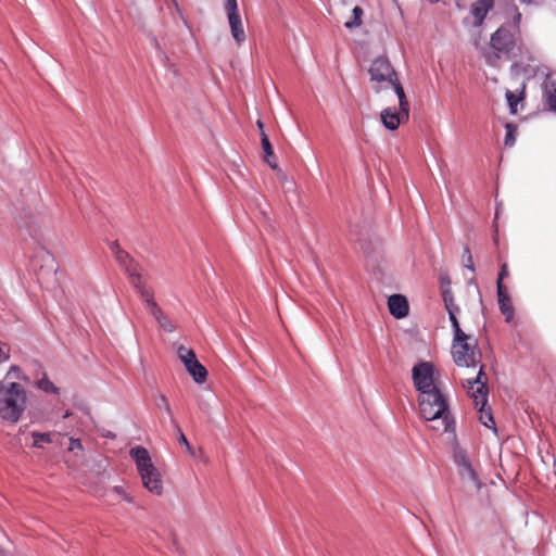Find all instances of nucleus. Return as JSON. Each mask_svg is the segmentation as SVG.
I'll return each instance as SVG.
<instances>
[{"instance_id":"f257e3e1","label":"nucleus","mask_w":556,"mask_h":556,"mask_svg":"<svg viewBox=\"0 0 556 556\" xmlns=\"http://www.w3.org/2000/svg\"><path fill=\"white\" fill-rule=\"evenodd\" d=\"M521 18L522 15L516 4L507 7V21L491 35L490 46L482 53L486 65L498 67L502 59H511L520 34Z\"/></svg>"},{"instance_id":"f03ea898","label":"nucleus","mask_w":556,"mask_h":556,"mask_svg":"<svg viewBox=\"0 0 556 556\" xmlns=\"http://www.w3.org/2000/svg\"><path fill=\"white\" fill-rule=\"evenodd\" d=\"M27 406L25 388L15 381H0V418L16 424Z\"/></svg>"},{"instance_id":"7ed1b4c3","label":"nucleus","mask_w":556,"mask_h":556,"mask_svg":"<svg viewBox=\"0 0 556 556\" xmlns=\"http://www.w3.org/2000/svg\"><path fill=\"white\" fill-rule=\"evenodd\" d=\"M419 409L426 420L442 419L444 431H454L455 422L450 415L448 403L440 390L419 395Z\"/></svg>"},{"instance_id":"20e7f679","label":"nucleus","mask_w":556,"mask_h":556,"mask_svg":"<svg viewBox=\"0 0 556 556\" xmlns=\"http://www.w3.org/2000/svg\"><path fill=\"white\" fill-rule=\"evenodd\" d=\"M370 80L376 83V92H380L382 85L387 84L391 86L397 96V99L404 100V89L397 77V74L392 66L390 60L386 55L375 58L368 68Z\"/></svg>"},{"instance_id":"39448f33","label":"nucleus","mask_w":556,"mask_h":556,"mask_svg":"<svg viewBox=\"0 0 556 556\" xmlns=\"http://www.w3.org/2000/svg\"><path fill=\"white\" fill-rule=\"evenodd\" d=\"M457 330L453 331L452 355L453 361L458 367H476L480 351L476 339L466 334L463 330L457 336Z\"/></svg>"},{"instance_id":"423d86ee","label":"nucleus","mask_w":556,"mask_h":556,"mask_svg":"<svg viewBox=\"0 0 556 556\" xmlns=\"http://www.w3.org/2000/svg\"><path fill=\"white\" fill-rule=\"evenodd\" d=\"M412 379L419 395L440 390L435 384L434 366L430 362H419L412 369Z\"/></svg>"},{"instance_id":"0eeeda50","label":"nucleus","mask_w":556,"mask_h":556,"mask_svg":"<svg viewBox=\"0 0 556 556\" xmlns=\"http://www.w3.org/2000/svg\"><path fill=\"white\" fill-rule=\"evenodd\" d=\"M177 355L193 381L198 384H203L207 379V370L199 362L194 351L185 345H179L177 348Z\"/></svg>"},{"instance_id":"6e6552de","label":"nucleus","mask_w":556,"mask_h":556,"mask_svg":"<svg viewBox=\"0 0 556 556\" xmlns=\"http://www.w3.org/2000/svg\"><path fill=\"white\" fill-rule=\"evenodd\" d=\"M399 106L400 110L396 108H386L380 114L381 122L388 130H396L401 123L409 117V104L405 94L403 101L399 99Z\"/></svg>"},{"instance_id":"1a4fd4ad","label":"nucleus","mask_w":556,"mask_h":556,"mask_svg":"<svg viewBox=\"0 0 556 556\" xmlns=\"http://www.w3.org/2000/svg\"><path fill=\"white\" fill-rule=\"evenodd\" d=\"M442 300L444 303V307L447 312L448 319L452 326L453 331L457 330V333H462V328L457 318V315L460 312L459 306L454 301V295L451 289H445L442 292ZM460 336V334H457Z\"/></svg>"},{"instance_id":"9d476101","label":"nucleus","mask_w":556,"mask_h":556,"mask_svg":"<svg viewBox=\"0 0 556 556\" xmlns=\"http://www.w3.org/2000/svg\"><path fill=\"white\" fill-rule=\"evenodd\" d=\"M142 483L151 493L161 495L163 492V483L157 469L152 466L151 470L147 469L139 472Z\"/></svg>"},{"instance_id":"9b49d317","label":"nucleus","mask_w":556,"mask_h":556,"mask_svg":"<svg viewBox=\"0 0 556 556\" xmlns=\"http://www.w3.org/2000/svg\"><path fill=\"white\" fill-rule=\"evenodd\" d=\"M388 308L390 314L396 318L402 319L409 313V304L406 296L402 294H392L388 298Z\"/></svg>"},{"instance_id":"f8f14e48","label":"nucleus","mask_w":556,"mask_h":556,"mask_svg":"<svg viewBox=\"0 0 556 556\" xmlns=\"http://www.w3.org/2000/svg\"><path fill=\"white\" fill-rule=\"evenodd\" d=\"M494 8V0H477L471 4L470 13L473 16V26L481 27L488 13Z\"/></svg>"},{"instance_id":"ddd939ff","label":"nucleus","mask_w":556,"mask_h":556,"mask_svg":"<svg viewBox=\"0 0 556 556\" xmlns=\"http://www.w3.org/2000/svg\"><path fill=\"white\" fill-rule=\"evenodd\" d=\"M496 293L498 308L501 313L504 315L505 320L507 323H510L515 317V308L506 287L504 285H500V288H497Z\"/></svg>"},{"instance_id":"4468645a","label":"nucleus","mask_w":556,"mask_h":556,"mask_svg":"<svg viewBox=\"0 0 556 556\" xmlns=\"http://www.w3.org/2000/svg\"><path fill=\"white\" fill-rule=\"evenodd\" d=\"M129 455L134 459L138 472L151 470L153 463L148 450L141 445L134 446L129 450Z\"/></svg>"},{"instance_id":"2eb2a0df","label":"nucleus","mask_w":556,"mask_h":556,"mask_svg":"<svg viewBox=\"0 0 556 556\" xmlns=\"http://www.w3.org/2000/svg\"><path fill=\"white\" fill-rule=\"evenodd\" d=\"M129 455L134 459L138 472L151 470L153 463L148 450L141 445L134 446L129 450Z\"/></svg>"},{"instance_id":"dca6fc26","label":"nucleus","mask_w":556,"mask_h":556,"mask_svg":"<svg viewBox=\"0 0 556 556\" xmlns=\"http://www.w3.org/2000/svg\"><path fill=\"white\" fill-rule=\"evenodd\" d=\"M228 24L230 27L231 36L233 40L240 46L245 39L247 35L243 28L242 18L240 13H231L227 15Z\"/></svg>"},{"instance_id":"f3484780","label":"nucleus","mask_w":556,"mask_h":556,"mask_svg":"<svg viewBox=\"0 0 556 556\" xmlns=\"http://www.w3.org/2000/svg\"><path fill=\"white\" fill-rule=\"evenodd\" d=\"M115 260L125 269L126 274L130 279L131 285L134 287H138L136 281H139V274L137 271L136 266L134 265L130 255L123 250L122 252H118V254L115 255Z\"/></svg>"},{"instance_id":"a211bd4d","label":"nucleus","mask_w":556,"mask_h":556,"mask_svg":"<svg viewBox=\"0 0 556 556\" xmlns=\"http://www.w3.org/2000/svg\"><path fill=\"white\" fill-rule=\"evenodd\" d=\"M543 96L549 111L556 113V80L546 81L544 84Z\"/></svg>"},{"instance_id":"6ab92c4d","label":"nucleus","mask_w":556,"mask_h":556,"mask_svg":"<svg viewBox=\"0 0 556 556\" xmlns=\"http://www.w3.org/2000/svg\"><path fill=\"white\" fill-rule=\"evenodd\" d=\"M471 397L473 399L475 406L485 407L488 405V396H489V388L488 384L481 383V386H477V388L470 390Z\"/></svg>"},{"instance_id":"aec40b11","label":"nucleus","mask_w":556,"mask_h":556,"mask_svg":"<svg viewBox=\"0 0 556 556\" xmlns=\"http://www.w3.org/2000/svg\"><path fill=\"white\" fill-rule=\"evenodd\" d=\"M458 475L460 476V478L464 481L471 482L476 486L477 490L481 489V481H480L476 470L473 469L471 463L458 468Z\"/></svg>"},{"instance_id":"412c9836","label":"nucleus","mask_w":556,"mask_h":556,"mask_svg":"<svg viewBox=\"0 0 556 556\" xmlns=\"http://www.w3.org/2000/svg\"><path fill=\"white\" fill-rule=\"evenodd\" d=\"M36 387L46 394H60V388L49 379L46 372L36 380Z\"/></svg>"},{"instance_id":"4be33fe9","label":"nucleus","mask_w":556,"mask_h":556,"mask_svg":"<svg viewBox=\"0 0 556 556\" xmlns=\"http://www.w3.org/2000/svg\"><path fill=\"white\" fill-rule=\"evenodd\" d=\"M478 410L480 413L479 419L482 422V425L489 429L494 430V432H496L497 431L496 424L494 421L491 408L490 407L486 408V406H485V407H479Z\"/></svg>"},{"instance_id":"5701e85b","label":"nucleus","mask_w":556,"mask_h":556,"mask_svg":"<svg viewBox=\"0 0 556 556\" xmlns=\"http://www.w3.org/2000/svg\"><path fill=\"white\" fill-rule=\"evenodd\" d=\"M453 459L457 468H460L470 463L467 452L457 444L453 450Z\"/></svg>"},{"instance_id":"b1692460","label":"nucleus","mask_w":556,"mask_h":556,"mask_svg":"<svg viewBox=\"0 0 556 556\" xmlns=\"http://www.w3.org/2000/svg\"><path fill=\"white\" fill-rule=\"evenodd\" d=\"M364 12L363 9L358 5L354 7L352 10V20L344 23V27L348 29H354L362 25V16Z\"/></svg>"},{"instance_id":"393cba45","label":"nucleus","mask_w":556,"mask_h":556,"mask_svg":"<svg viewBox=\"0 0 556 556\" xmlns=\"http://www.w3.org/2000/svg\"><path fill=\"white\" fill-rule=\"evenodd\" d=\"M31 438L34 439L33 446L36 448H42L43 443L49 444L52 442V434L50 432L33 431Z\"/></svg>"},{"instance_id":"a878e982","label":"nucleus","mask_w":556,"mask_h":556,"mask_svg":"<svg viewBox=\"0 0 556 556\" xmlns=\"http://www.w3.org/2000/svg\"><path fill=\"white\" fill-rule=\"evenodd\" d=\"M523 91L520 93V96H516L513 91L507 90L505 93L507 104L509 106L510 114L515 115L518 112L517 105L522 100Z\"/></svg>"},{"instance_id":"bb28decb","label":"nucleus","mask_w":556,"mask_h":556,"mask_svg":"<svg viewBox=\"0 0 556 556\" xmlns=\"http://www.w3.org/2000/svg\"><path fill=\"white\" fill-rule=\"evenodd\" d=\"M36 257L42 258L43 264L40 265L41 268L47 267L49 270L56 273V268L53 266L54 258L47 250L43 248L39 249Z\"/></svg>"},{"instance_id":"cd10ccee","label":"nucleus","mask_w":556,"mask_h":556,"mask_svg":"<svg viewBox=\"0 0 556 556\" xmlns=\"http://www.w3.org/2000/svg\"><path fill=\"white\" fill-rule=\"evenodd\" d=\"M155 405L159 409L163 410L166 416L169 418L172 422V418H174L172 408L168 404L167 397L164 394H159L155 400Z\"/></svg>"},{"instance_id":"c85d7f7f","label":"nucleus","mask_w":556,"mask_h":556,"mask_svg":"<svg viewBox=\"0 0 556 556\" xmlns=\"http://www.w3.org/2000/svg\"><path fill=\"white\" fill-rule=\"evenodd\" d=\"M505 129H506V135H505L504 144L506 147L510 148V147L515 146V143H516L517 126L514 125L513 123H506Z\"/></svg>"},{"instance_id":"c756f323","label":"nucleus","mask_w":556,"mask_h":556,"mask_svg":"<svg viewBox=\"0 0 556 556\" xmlns=\"http://www.w3.org/2000/svg\"><path fill=\"white\" fill-rule=\"evenodd\" d=\"M481 383L488 384V377L483 370V366L480 367V369L475 378L467 380L469 390H472L475 388V386H481Z\"/></svg>"},{"instance_id":"7c9ffc66","label":"nucleus","mask_w":556,"mask_h":556,"mask_svg":"<svg viewBox=\"0 0 556 556\" xmlns=\"http://www.w3.org/2000/svg\"><path fill=\"white\" fill-rule=\"evenodd\" d=\"M261 143H262L263 151L265 153V157H274V150H273L271 143L269 141V138L265 131H263L261 134Z\"/></svg>"},{"instance_id":"2f4dec72","label":"nucleus","mask_w":556,"mask_h":556,"mask_svg":"<svg viewBox=\"0 0 556 556\" xmlns=\"http://www.w3.org/2000/svg\"><path fill=\"white\" fill-rule=\"evenodd\" d=\"M155 320L165 332L170 333L175 331V326L163 313L160 316H157Z\"/></svg>"},{"instance_id":"473e14b6","label":"nucleus","mask_w":556,"mask_h":556,"mask_svg":"<svg viewBox=\"0 0 556 556\" xmlns=\"http://www.w3.org/2000/svg\"><path fill=\"white\" fill-rule=\"evenodd\" d=\"M18 379V380H26V376L23 374L22 369L13 365L10 367L9 371L5 375V378L3 380L10 381L9 379Z\"/></svg>"},{"instance_id":"72a5a7b5","label":"nucleus","mask_w":556,"mask_h":556,"mask_svg":"<svg viewBox=\"0 0 556 556\" xmlns=\"http://www.w3.org/2000/svg\"><path fill=\"white\" fill-rule=\"evenodd\" d=\"M170 425L173 426V428L177 432L178 442L180 444H182L185 447H189V441L186 438L185 433L182 432L181 428L179 427V425H178V422L176 421L175 418H172V424Z\"/></svg>"},{"instance_id":"f704fd0d","label":"nucleus","mask_w":556,"mask_h":556,"mask_svg":"<svg viewBox=\"0 0 556 556\" xmlns=\"http://www.w3.org/2000/svg\"><path fill=\"white\" fill-rule=\"evenodd\" d=\"M463 258L465 261V265H464L465 268L469 269L470 271H475L472 256H471V253H470V249L468 247L464 248Z\"/></svg>"},{"instance_id":"c9c22d12","label":"nucleus","mask_w":556,"mask_h":556,"mask_svg":"<svg viewBox=\"0 0 556 556\" xmlns=\"http://www.w3.org/2000/svg\"><path fill=\"white\" fill-rule=\"evenodd\" d=\"M224 10L226 15L231 13H238V1L237 0H224Z\"/></svg>"},{"instance_id":"e433bc0d","label":"nucleus","mask_w":556,"mask_h":556,"mask_svg":"<svg viewBox=\"0 0 556 556\" xmlns=\"http://www.w3.org/2000/svg\"><path fill=\"white\" fill-rule=\"evenodd\" d=\"M146 304H147V307H148L150 314L154 318H156L157 316H160L163 313L154 299H150Z\"/></svg>"},{"instance_id":"4c0bfd02","label":"nucleus","mask_w":556,"mask_h":556,"mask_svg":"<svg viewBox=\"0 0 556 556\" xmlns=\"http://www.w3.org/2000/svg\"><path fill=\"white\" fill-rule=\"evenodd\" d=\"M146 304H147V307H148L150 314L154 318H156L157 316H160L163 313L154 299H150Z\"/></svg>"},{"instance_id":"58836bf2","label":"nucleus","mask_w":556,"mask_h":556,"mask_svg":"<svg viewBox=\"0 0 556 556\" xmlns=\"http://www.w3.org/2000/svg\"><path fill=\"white\" fill-rule=\"evenodd\" d=\"M136 283L138 285V287H135L138 291V293L140 294L141 299L147 303L150 299H154L153 298V294L147 290L146 288H143L140 283V280L136 281Z\"/></svg>"},{"instance_id":"ea45409f","label":"nucleus","mask_w":556,"mask_h":556,"mask_svg":"<svg viewBox=\"0 0 556 556\" xmlns=\"http://www.w3.org/2000/svg\"><path fill=\"white\" fill-rule=\"evenodd\" d=\"M439 280H440L441 293L445 289H451V278L447 273H441Z\"/></svg>"},{"instance_id":"a19ab883","label":"nucleus","mask_w":556,"mask_h":556,"mask_svg":"<svg viewBox=\"0 0 556 556\" xmlns=\"http://www.w3.org/2000/svg\"><path fill=\"white\" fill-rule=\"evenodd\" d=\"M501 212V203L496 202V208H495V217L493 220V230H494V242L497 243V233H498V225H497V218Z\"/></svg>"},{"instance_id":"79ce46f5","label":"nucleus","mask_w":556,"mask_h":556,"mask_svg":"<svg viewBox=\"0 0 556 556\" xmlns=\"http://www.w3.org/2000/svg\"><path fill=\"white\" fill-rule=\"evenodd\" d=\"M509 273H508V267H507V264H503L501 266V269H500V273H498V277H497V281H496V289L500 288V285H503V280L508 277Z\"/></svg>"},{"instance_id":"37998d69","label":"nucleus","mask_w":556,"mask_h":556,"mask_svg":"<svg viewBox=\"0 0 556 556\" xmlns=\"http://www.w3.org/2000/svg\"><path fill=\"white\" fill-rule=\"evenodd\" d=\"M68 448H70V451L81 450L83 448L81 441L79 439L71 438Z\"/></svg>"},{"instance_id":"c03bdc74","label":"nucleus","mask_w":556,"mask_h":556,"mask_svg":"<svg viewBox=\"0 0 556 556\" xmlns=\"http://www.w3.org/2000/svg\"><path fill=\"white\" fill-rule=\"evenodd\" d=\"M110 250L111 252L113 253V255L115 256L116 254H118V252H122L123 249L121 248L119 243L117 241H113L110 243Z\"/></svg>"},{"instance_id":"a18cd8bd","label":"nucleus","mask_w":556,"mask_h":556,"mask_svg":"<svg viewBox=\"0 0 556 556\" xmlns=\"http://www.w3.org/2000/svg\"><path fill=\"white\" fill-rule=\"evenodd\" d=\"M520 70H521L520 65L515 63L510 66V74L518 75L520 73Z\"/></svg>"},{"instance_id":"49530a36","label":"nucleus","mask_w":556,"mask_h":556,"mask_svg":"<svg viewBox=\"0 0 556 556\" xmlns=\"http://www.w3.org/2000/svg\"><path fill=\"white\" fill-rule=\"evenodd\" d=\"M271 157H265V161L268 163V165L273 168V169H276L277 168V164L270 160Z\"/></svg>"},{"instance_id":"de8ad7c7","label":"nucleus","mask_w":556,"mask_h":556,"mask_svg":"<svg viewBox=\"0 0 556 556\" xmlns=\"http://www.w3.org/2000/svg\"><path fill=\"white\" fill-rule=\"evenodd\" d=\"M257 126H258V128L261 130V134H262L264 131V124H263V122L258 119L257 121Z\"/></svg>"},{"instance_id":"09e8293b","label":"nucleus","mask_w":556,"mask_h":556,"mask_svg":"<svg viewBox=\"0 0 556 556\" xmlns=\"http://www.w3.org/2000/svg\"><path fill=\"white\" fill-rule=\"evenodd\" d=\"M114 491L118 494H123L124 491H123V488L122 486H114Z\"/></svg>"},{"instance_id":"8fccbe9b","label":"nucleus","mask_w":556,"mask_h":556,"mask_svg":"<svg viewBox=\"0 0 556 556\" xmlns=\"http://www.w3.org/2000/svg\"><path fill=\"white\" fill-rule=\"evenodd\" d=\"M518 1L521 3H525V4H530L532 2V0H518Z\"/></svg>"},{"instance_id":"3c124183","label":"nucleus","mask_w":556,"mask_h":556,"mask_svg":"<svg viewBox=\"0 0 556 556\" xmlns=\"http://www.w3.org/2000/svg\"><path fill=\"white\" fill-rule=\"evenodd\" d=\"M186 448H187V451H188V453H189L190 455H193V450H192V447H191L190 445H189V447H186Z\"/></svg>"},{"instance_id":"603ef678","label":"nucleus","mask_w":556,"mask_h":556,"mask_svg":"<svg viewBox=\"0 0 556 556\" xmlns=\"http://www.w3.org/2000/svg\"><path fill=\"white\" fill-rule=\"evenodd\" d=\"M71 416V413L70 412H66L63 416L64 419L68 418Z\"/></svg>"},{"instance_id":"864d4df0","label":"nucleus","mask_w":556,"mask_h":556,"mask_svg":"<svg viewBox=\"0 0 556 556\" xmlns=\"http://www.w3.org/2000/svg\"><path fill=\"white\" fill-rule=\"evenodd\" d=\"M106 438H114V434H112V433H108V434H106Z\"/></svg>"},{"instance_id":"5fc2aeb1","label":"nucleus","mask_w":556,"mask_h":556,"mask_svg":"<svg viewBox=\"0 0 556 556\" xmlns=\"http://www.w3.org/2000/svg\"><path fill=\"white\" fill-rule=\"evenodd\" d=\"M431 3H435L438 2L439 0H429Z\"/></svg>"}]
</instances>
